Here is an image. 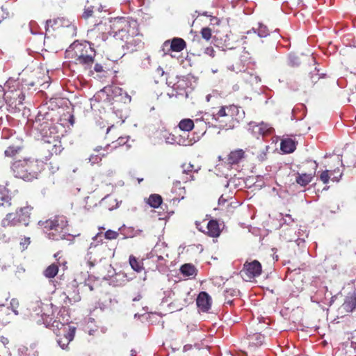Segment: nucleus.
Instances as JSON below:
<instances>
[{"mask_svg": "<svg viewBox=\"0 0 356 356\" xmlns=\"http://www.w3.org/2000/svg\"><path fill=\"white\" fill-rule=\"evenodd\" d=\"M47 327L53 330L56 336V341L62 349H67L68 345L74 339L76 327L69 324H65L52 318L45 316L42 318Z\"/></svg>", "mask_w": 356, "mask_h": 356, "instance_id": "1", "label": "nucleus"}, {"mask_svg": "<svg viewBox=\"0 0 356 356\" xmlns=\"http://www.w3.org/2000/svg\"><path fill=\"white\" fill-rule=\"evenodd\" d=\"M95 52L93 47L87 42H73L65 51V58L76 64L91 66L94 63Z\"/></svg>", "mask_w": 356, "mask_h": 356, "instance_id": "2", "label": "nucleus"}, {"mask_svg": "<svg viewBox=\"0 0 356 356\" xmlns=\"http://www.w3.org/2000/svg\"><path fill=\"white\" fill-rule=\"evenodd\" d=\"M39 224L48 232L49 238L60 240L65 238L67 234L68 220L63 215H56Z\"/></svg>", "mask_w": 356, "mask_h": 356, "instance_id": "3", "label": "nucleus"}, {"mask_svg": "<svg viewBox=\"0 0 356 356\" xmlns=\"http://www.w3.org/2000/svg\"><path fill=\"white\" fill-rule=\"evenodd\" d=\"M15 177L24 181H32L37 178L39 167L36 161L31 159L18 160L12 165Z\"/></svg>", "mask_w": 356, "mask_h": 356, "instance_id": "4", "label": "nucleus"}, {"mask_svg": "<svg viewBox=\"0 0 356 356\" xmlns=\"http://www.w3.org/2000/svg\"><path fill=\"white\" fill-rule=\"evenodd\" d=\"M32 209L31 207L26 206L17 209L15 212L8 213L1 220V226L5 228L19 225L28 226Z\"/></svg>", "mask_w": 356, "mask_h": 356, "instance_id": "5", "label": "nucleus"}, {"mask_svg": "<svg viewBox=\"0 0 356 356\" xmlns=\"http://www.w3.org/2000/svg\"><path fill=\"white\" fill-rule=\"evenodd\" d=\"M244 111L235 105L223 106L216 112L211 114L212 118L219 121L220 118H226L229 120V127H234V122H238L244 117Z\"/></svg>", "mask_w": 356, "mask_h": 356, "instance_id": "6", "label": "nucleus"}, {"mask_svg": "<svg viewBox=\"0 0 356 356\" xmlns=\"http://www.w3.org/2000/svg\"><path fill=\"white\" fill-rule=\"evenodd\" d=\"M53 31L63 29V34L67 37L73 38L76 35V26L74 21H70L65 17H58L53 19H49L46 22V31L49 29Z\"/></svg>", "mask_w": 356, "mask_h": 356, "instance_id": "7", "label": "nucleus"}, {"mask_svg": "<svg viewBox=\"0 0 356 356\" xmlns=\"http://www.w3.org/2000/svg\"><path fill=\"white\" fill-rule=\"evenodd\" d=\"M106 30V24L102 23V19L95 22L94 27L87 32V38L88 39L87 43L92 47H101L108 39V34Z\"/></svg>", "mask_w": 356, "mask_h": 356, "instance_id": "8", "label": "nucleus"}, {"mask_svg": "<svg viewBox=\"0 0 356 356\" xmlns=\"http://www.w3.org/2000/svg\"><path fill=\"white\" fill-rule=\"evenodd\" d=\"M43 137V140L49 143H53L52 148L49 149L51 154H58L62 151L61 142L58 140L59 136H56L55 127L51 126L45 122L40 124V128H38Z\"/></svg>", "mask_w": 356, "mask_h": 356, "instance_id": "9", "label": "nucleus"}, {"mask_svg": "<svg viewBox=\"0 0 356 356\" xmlns=\"http://www.w3.org/2000/svg\"><path fill=\"white\" fill-rule=\"evenodd\" d=\"M310 291L312 293L311 296L312 302L316 303H326V294L328 289L323 283L312 282L310 286Z\"/></svg>", "mask_w": 356, "mask_h": 356, "instance_id": "10", "label": "nucleus"}, {"mask_svg": "<svg viewBox=\"0 0 356 356\" xmlns=\"http://www.w3.org/2000/svg\"><path fill=\"white\" fill-rule=\"evenodd\" d=\"M262 273V266L257 260L252 261H245L243 264L241 273H243L248 280L259 277Z\"/></svg>", "mask_w": 356, "mask_h": 356, "instance_id": "11", "label": "nucleus"}, {"mask_svg": "<svg viewBox=\"0 0 356 356\" xmlns=\"http://www.w3.org/2000/svg\"><path fill=\"white\" fill-rule=\"evenodd\" d=\"M248 130L251 132L252 136L257 138L262 136L263 138L273 134L274 129L268 124L264 122L256 123L251 122L249 123Z\"/></svg>", "mask_w": 356, "mask_h": 356, "instance_id": "12", "label": "nucleus"}, {"mask_svg": "<svg viewBox=\"0 0 356 356\" xmlns=\"http://www.w3.org/2000/svg\"><path fill=\"white\" fill-rule=\"evenodd\" d=\"M181 169V181L183 183H187L195 180V174H197L200 170V167L195 168L191 163H184L180 166Z\"/></svg>", "mask_w": 356, "mask_h": 356, "instance_id": "13", "label": "nucleus"}, {"mask_svg": "<svg viewBox=\"0 0 356 356\" xmlns=\"http://www.w3.org/2000/svg\"><path fill=\"white\" fill-rule=\"evenodd\" d=\"M312 169L313 171L309 173L305 172H297L296 175V182L300 185V186H307L316 175V171L318 168V163L316 161L312 163Z\"/></svg>", "mask_w": 356, "mask_h": 356, "instance_id": "14", "label": "nucleus"}, {"mask_svg": "<svg viewBox=\"0 0 356 356\" xmlns=\"http://www.w3.org/2000/svg\"><path fill=\"white\" fill-rule=\"evenodd\" d=\"M198 309L202 312H209L212 305V298L208 293L200 292L196 299Z\"/></svg>", "mask_w": 356, "mask_h": 356, "instance_id": "15", "label": "nucleus"}, {"mask_svg": "<svg viewBox=\"0 0 356 356\" xmlns=\"http://www.w3.org/2000/svg\"><path fill=\"white\" fill-rule=\"evenodd\" d=\"M186 47V42L181 38H174L171 41L166 40L162 47V50L164 51L165 48L168 51L180 52Z\"/></svg>", "mask_w": 356, "mask_h": 356, "instance_id": "16", "label": "nucleus"}, {"mask_svg": "<svg viewBox=\"0 0 356 356\" xmlns=\"http://www.w3.org/2000/svg\"><path fill=\"white\" fill-rule=\"evenodd\" d=\"M134 35L127 38H125L123 41L125 42L124 47L129 52L136 51L143 47V42L138 35Z\"/></svg>", "mask_w": 356, "mask_h": 356, "instance_id": "17", "label": "nucleus"}, {"mask_svg": "<svg viewBox=\"0 0 356 356\" xmlns=\"http://www.w3.org/2000/svg\"><path fill=\"white\" fill-rule=\"evenodd\" d=\"M356 309V289L346 297L339 310L341 313H350Z\"/></svg>", "mask_w": 356, "mask_h": 356, "instance_id": "18", "label": "nucleus"}, {"mask_svg": "<svg viewBox=\"0 0 356 356\" xmlns=\"http://www.w3.org/2000/svg\"><path fill=\"white\" fill-rule=\"evenodd\" d=\"M125 24H126L124 28H123V31H122V35L120 37L122 40H124L128 37L137 34V23L136 21L127 18Z\"/></svg>", "mask_w": 356, "mask_h": 356, "instance_id": "19", "label": "nucleus"}, {"mask_svg": "<svg viewBox=\"0 0 356 356\" xmlns=\"http://www.w3.org/2000/svg\"><path fill=\"white\" fill-rule=\"evenodd\" d=\"M245 159V152L241 149L232 151L227 157V163L230 165H238Z\"/></svg>", "mask_w": 356, "mask_h": 356, "instance_id": "20", "label": "nucleus"}, {"mask_svg": "<svg viewBox=\"0 0 356 356\" xmlns=\"http://www.w3.org/2000/svg\"><path fill=\"white\" fill-rule=\"evenodd\" d=\"M163 206L166 207L163 204L162 197L160 195L157 194V216L158 220L161 221V226L165 225L166 220L169 218L170 212L166 211L165 213H161L160 210H164ZM173 213V211L171 212Z\"/></svg>", "mask_w": 356, "mask_h": 356, "instance_id": "21", "label": "nucleus"}, {"mask_svg": "<svg viewBox=\"0 0 356 356\" xmlns=\"http://www.w3.org/2000/svg\"><path fill=\"white\" fill-rule=\"evenodd\" d=\"M126 17H117L112 21L111 29L115 36L121 37L122 31L125 26Z\"/></svg>", "mask_w": 356, "mask_h": 356, "instance_id": "22", "label": "nucleus"}, {"mask_svg": "<svg viewBox=\"0 0 356 356\" xmlns=\"http://www.w3.org/2000/svg\"><path fill=\"white\" fill-rule=\"evenodd\" d=\"M205 233L211 237H218L220 234L218 222L216 220H211L207 224Z\"/></svg>", "mask_w": 356, "mask_h": 356, "instance_id": "23", "label": "nucleus"}, {"mask_svg": "<svg viewBox=\"0 0 356 356\" xmlns=\"http://www.w3.org/2000/svg\"><path fill=\"white\" fill-rule=\"evenodd\" d=\"M249 346L258 348L262 346L265 341V336L261 333H254L248 336Z\"/></svg>", "mask_w": 356, "mask_h": 356, "instance_id": "24", "label": "nucleus"}, {"mask_svg": "<svg viewBox=\"0 0 356 356\" xmlns=\"http://www.w3.org/2000/svg\"><path fill=\"white\" fill-rule=\"evenodd\" d=\"M157 245V261L163 260L165 257H168V247L165 242L161 241V238L156 243Z\"/></svg>", "mask_w": 356, "mask_h": 356, "instance_id": "25", "label": "nucleus"}, {"mask_svg": "<svg viewBox=\"0 0 356 356\" xmlns=\"http://www.w3.org/2000/svg\"><path fill=\"white\" fill-rule=\"evenodd\" d=\"M280 148L286 154L292 153L296 148V143L291 138L284 139L281 142Z\"/></svg>", "mask_w": 356, "mask_h": 356, "instance_id": "26", "label": "nucleus"}, {"mask_svg": "<svg viewBox=\"0 0 356 356\" xmlns=\"http://www.w3.org/2000/svg\"><path fill=\"white\" fill-rule=\"evenodd\" d=\"M10 309L4 305H0V325H6L10 321Z\"/></svg>", "mask_w": 356, "mask_h": 356, "instance_id": "27", "label": "nucleus"}, {"mask_svg": "<svg viewBox=\"0 0 356 356\" xmlns=\"http://www.w3.org/2000/svg\"><path fill=\"white\" fill-rule=\"evenodd\" d=\"M181 180H177L173 184L172 192L176 194V196L174 198L183 199L184 197L186 190L184 187L181 186Z\"/></svg>", "mask_w": 356, "mask_h": 356, "instance_id": "28", "label": "nucleus"}, {"mask_svg": "<svg viewBox=\"0 0 356 356\" xmlns=\"http://www.w3.org/2000/svg\"><path fill=\"white\" fill-rule=\"evenodd\" d=\"M199 121L198 119L193 121L189 118H184L179 122L178 127L181 131H190L194 128L195 122H198Z\"/></svg>", "mask_w": 356, "mask_h": 356, "instance_id": "29", "label": "nucleus"}, {"mask_svg": "<svg viewBox=\"0 0 356 356\" xmlns=\"http://www.w3.org/2000/svg\"><path fill=\"white\" fill-rule=\"evenodd\" d=\"M181 273L186 277L195 276L197 270L195 266L192 264H185L180 268Z\"/></svg>", "mask_w": 356, "mask_h": 356, "instance_id": "30", "label": "nucleus"}, {"mask_svg": "<svg viewBox=\"0 0 356 356\" xmlns=\"http://www.w3.org/2000/svg\"><path fill=\"white\" fill-rule=\"evenodd\" d=\"M11 206V197L8 195L0 197V211L6 212L10 209Z\"/></svg>", "mask_w": 356, "mask_h": 356, "instance_id": "31", "label": "nucleus"}, {"mask_svg": "<svg viewBox=\"0 0 356 356\" xmlns=\"http://www.w3.org/2000/svg\"><path fill=\"white\" fill-rule=\"evenodd\" d=\"M301 63L300 57L295 53L291 52L287 55V64L292 67H298Z\"/></svg>", "mask_w": 356, "mask_h": 356, "instance_id": "32", "label": "nucleus"}, {"mask_svg": "<svg viewBox=\"0 0 356 356\" xmlns=\"http://www.w3.org/2000/svg\"><path fill=\"white\" fill-rule=\"evenodd\" d=\"M58 272V266L56 264L49 265L44 271V275L47 278H54Z\"/></svg>", "mask_w": 356, "mask_h": 356, "instance_id": "33", "label": "nucleus"}, {"mask_svg": "<svg viewBox=\"0 0 356 356\" xmlns=\"http://www.w3.org/2000/svg\"><path fill=\"white\" fill-rule=\"evenodd\" d=\"M129 261L132 269H134L135 271L140 272L143 269V264L141 261H138L135 256L130 255Z\"/></svg>", "mask_w": 356, "mask_h": 356, "instance_id": "34", "label": "nucleus"}, {"mask_svg": "<svg viewBox=\"0 0 356 356\" xmlns=\"http://www.w3.org/2000/svg\"><path fill=\"white\" fill-rule=\"evenodd\" d=\"M103 245V243L92 242L88 249L87 256L97 254L102 248Z\"/></svg>", "mask_w": 356, "mask_h": 356, "instance_id": "35", "label": "nucleus"}, {"mask_svg": "<svg viewBox=\"0 0 356 356\" xmlns=\"http://www.w3.org/2000/svg\"><path fill=\"white\" fill-rule=\"evenodd\" d=\"M159 139L169 144H174L177 142L175 136L166 131L161 133Z\"/></svg>", "mask_w": 356, "mask_h": 356, "instance_id": "36", "label": "nucleus"}, {"mask_svg": "<svg viewBox=\"0 0 356 356\" xmlns=\"http://www.w3.org/2000/svg\"><path fill=\"white\" fill-rule=\"evenodd\" d=\"M129 141V137H122L120 136L115 141H113L111 143V147L113 149H115L118 148V147L126 145L127 147H129V145H127V143Z\"/></svg>", "mask_w": 356, "mask_h": 356, "instance_id": "37", "label": "nucleus"}, {"mask_svg": "<svg viewBox=\"0 0 356 356\" xmlns=\"http://www.w3.org/2000/svg\"><path fill=\"white\" fill-rule=\"evenodd\" d=\"M257 35L260 38H265L270 34V31L266 25L261 22H259L257 27Z\"/></svg>", "mask_w": 356, "mask_h": 356, "instance_id": "38", "label": "nucleus"}, {"mask_svg": "<svg viewBox=\"0 0 356 356\" xmlns=\"http://www.w3.org/2000/svg\"><path fill=\"white\" fill-rule=\"evenodd\" d=\"M113 150L111 145L107 144L104 147H102L101 145L97 146L95 148V151L97 152H99V155L101 156H106L110 152Z\"/></svg>", "mask_w": 356, "mask_h": 356, "instance_id": "39", "label": "nucleus"}, {"mask_svg": "<svg viewBox=\"0 0 356 356\" xmlns=\"http://www.w3.org/2000/svg\"><path fill=\"white\" fill-rule=\"evenodd\" d=\"M189 87V80L187 76H182L176 82L175 89H185Z\"/></svg>", "mask_w": 356, "mask_h": 356, "instance_id": "40", "label": "nucleus"}, {"mask_svg": "<svg viewBox=\"0 0 356 356\" xmlns=\"http://www.w3.org/2000/svg\"><path fill=\"white\" fill-rule=\"evenodd\" d=\"M159 74V80H157V83H160L163 85H166L168 82V79H169V74L165 73L162 68L157 67V74Z\"/></svg>", "mask_w": 356, "mask_h": 356, "instance_id": "41", "label": "nucleus"}, {"mask_svg": "<svg viewBox=\"0 0 356 356\" xmlns=\"http://www.w3.org/2000/svg\"><path fill=\"white\" fill-rule=\"evenodd\" d=\"M20 150L21 148L19 147L10 146L5 150L4 154L6 156L13 157L16 156Z\"/></svg>", "mask_w": 356, "mask_h": 356, "instance_id": "42", "label": "nucleus"}, {"mask_svg": "<svg viewBox=\"0 0 356 356\" xmlns=\"http://www.w3.org/2000/svg\"><path fill=\"white\" fill-rule=\"evenodd\" d=\"M320 179L323 182V184H327L329 182V180L331 179L332 181H338L339 179H337V177H334L332 178L330 177V175L329 174V170H324L323 171L320 175Z\"/></svg>", "mask_w": 356, "mask_h": 356, "instance_id": "43", "label": "nucleus"}, {"mask_svg": "<svg viewBox=\"0 0 356 356\" xmlns=\"http://www.w3.org/2000/svg\"><path fill=\"white\" fill-rule=\"evenodd\" d=\"M95 13L94 6H90L84 9L82 17L83 19H87L90 17H96Z\"/></svg>", "mask_w": 356, "mask_h": 356, "instance_id": "44", "label": "nucleus"}, {"mask_svg": "<svg viewBox=\"0 0 356 356\" xmlns=\"http://www.w3.org/2000/svg\"><path fill=\"white\" fill-rule=\"evenodd\" d=\"M201 35L202 38L205 39L207 41H209L212 36L211 29L209 27H204L200 31Z\"/></svg>", "mask_w": 356, "mask_h": 356, "instance_id": "45", "label": "nucleus"}, {"mask_svg": "<svg viewBox=\"0 0 356 356\" xmlns=\"http://www.w3.org/2000/svg\"><path fill=\"white\" fill-rule=\"evenodd\" d=\"M104 236L108 240L116 239L119 236V233L116 231L108 229L105 232Z\"/></svg>", "mask_w": 356, "mask_h": 356, "instance_id": "46", "label": "nucleus"}, {"mask_svg": "<svg viewBox=\"0 0 356 356\" xmlns=\"http://www.w3.org/2000/svg\"><path fill=\"white\" fill-rule=\"evenodd\" d=\"M19 305V301L17 299L13 298L11 300L10 309L15 315L19 314V312L17 310Z\"/></svg>", "mask_w": 356, "mask_h": 356, "instance_id": "47", "label": "nucleus"}, {"mask_svg": "<svg viewBox=\"0 0 356 356\" xmlns=\"http://www.w3.org/2000/svg\"><path fill=\"white\" fill-rule=\"evenodd\" d=\"M145 202L150 207L156 208V194H152L148 199L145 200Z\"/></svg>", "mask_w": 356, "mask_h": 356, "instance_id": "48", "label": "nucleus"}, {"mask_svg": "<svg viewBox=\"0 0 356 356\" xmlns=\"http://www.w3.org/2000/svg\"><path fill=\"white\" fill-rule=\"evenodd\" d=\"M268 150V146L265 147L264 149H263L260 154H259L257 156V160L260 162L264 161L267 159V154L266 152Z\"/></svg>", "mask_w": 356, "mask_h": 356, "instance_id": "49", "label": "nucleus"}, {"mask_svg": "<svg viewBox=\"0 0 356 356\" xmlns=\"http://www.w3.org/2000/svg\"><path fill=\"white\" fill-rule=\"evenodd\" d=\"M86 259H87V265H88V266L90 268L94 267L95 264H96V262H97V259L95 258H93L92 255H89V256L86 255Z\"/></svg>", "mask_w": 356, "mask_h": 356, "instance_id": "50", "label": "nucleus"}, {"mask_svg": "<svg viewBox=\"0 0 356 356\" xmlns=\"http://www.w3.org/2000/svg\"><path fill=\"white\" fill-rule=\"evenodd\" d=\"M31 240L29 237H24L22 239L20 242V245L22 247L23 249H26L28 245L30 244Z\"/></svg>", "mask_w": 356, "mask_h": 356, "instance_id": "51", "label": "nucleus"}, {"mask_svg": "<svg viewBox=\"0 0 356 356\" xmlns=\"http://www.w3.org/2000/svg\"><path fill=\"white\" fill-rule=\"evenodd\" d=\"M204 54L213 58L215 56V51L212 47H208L204 49Z\"/></svg>", "mask_w": 356, "mask_h": 356, "instance_id": "52", "label": "nucleus"}, {"mask_svg": "<svg viewBox=\"0 0 356 356\" xmlns=\"http://www.w3.org/2000/svg\"><path fill=\"white\" fill-rule=\"evenodd\" d=\"M284 223L286 225H291L294 222V220L292 218L291 216L289 214H286L285 218H283Z\"/></svg>", "mask_w": 356, "mask_h": 356, "instance_id": "53", "label": "nucleus"}, {"mask_svg": "<svg viewBox=\"0 0 356 356\" xmlns=\"http://www.w3.org/2000/svg\"><path fill=\"white\" fill-rule=\"evenodd\" d=\"M225 295L226 297L229 296H234L236 295V291L234 289H227L225 291Z\"/></svg>", "mask_w": 356, "mask_h": 356, "instance_id": "54", "label": "nucleus"}, {"mask_svg": "<svg viewBox=\"0 0 356 356\" xmlns=\"http://www.w3.org/2000/svg\"><path fill=\"white\" fill-rule=\"evenodd\" d=\"M172 79H173L169 76V79H168V82L166 83V86H168V87L174 88L175 89L176 83Z\"/></svg>", "mask_w": 356, "mask_h": 356, "instance_id": "55", "label": "nucleus"}, {"mask_svg": "<svg viewBox=\"0 0 356 356\" xmlns=\"http://www.w3.org/2000/svg\"><path fill=\"white\" fill-rule=\"evenodd\" d=\"M336 298L337 296H332L329 300L326 298V303L325 304L327 305V306H331L334 303Z\"/></svg>", "mask_w": 356, "mask_h": 356, "instance_id": "56", "label": "nucleus"}, {"mask_svg": "<svg viewBox=\"0 0 356 356\" xmlns=\"http://www.w3.org/2000/svg\"><path fill=\"white\" fill-rule=\"evenodd\" d=\"M94 70L97 72H104L103 66L101 64H99V63H96L95 65Z\"/></svg>", "mask_w": 356, "mask_h": 356, "instance_id": "57", "label": "nucleus"}, {"mask_svg": "<svg viewBox=\"0 0 356 356\" xmlns=\"http://www.w3.org/2000/svg\"><path fill=\"white\" fill-rule=\"evenodd\" d=\"M195 226H196V228H197L199 231H200V232H202L205 233V230L204 229V227L201 225V222H199V221H196V222H195Z\"/></svg>", "mask_w": 356, "mask_h": 356, "instance_id": "58", "label": "nucleus"}, {"mask_svg": "<svg viewBox=\"0 0 356 356\" xmlns=\"http://www.w3.org/2000/svg\"><path fill=\"white\" fill-rule=\"evenodd\" d=\"M0 342H1V343L3 345V346H6V344H8L9 343V340L8 339V338L5 337H3L1 336L0 337Z\"/></svg>", "mask_w": 356, "mask_h": 356, "instance_id": "59", "label": "nucleus"}, {"mask_svg": "<svg viewBox=\"0 0 356 356\" xmlns=\"http://www.w3.org/2000/svg\"><path fill=\"white\" fill-rule=\"evenodd\" d=\"M318 71L319 70L317 69V67H315L314 71L311 72V78L313 81H314V76L318 75Z\"/></svg>", "mask_w": 356, "mask_h": 356, "instance_id": "60", "label": "nucleus"}, {"mask_svg": "<svg viewBox=\"0 0 356 356\" xmlns=\"http://www.w3.org/2000/svg\"><path fill=\"white\" fill-rule=\"evenodd\" d=\"M193 348V346L191 344H186L183 347V351L187 352L191 350Z\"/></svg>", "mask_w": 356, "mask_h": 356, "instance_id": "61", "label": "nucleus"}, {"mask_svg": "<svg viewBox=\"0 0 356 356\" xmlns=\"http://www.w3.org/2000/svg\"><path fill=\"white\" fill-rule=\"evenodd\" d=\"M227 202V200L224 198L223 195H221L218 199V204H223Z\"/></svg>", "mask_w": 356, "mask_h": 356, "instance_id": "62", "label": "nucleus"}, {"mask_svg": "<svg viewBox=\"0 0 356 356\" xmlns=\"http://www.w3.org/2000/svg\"><path fill=\"white\" fill-rule=\"evenodd\" d=\"M157 270H159L160 272H162V273H166L168 271V267H167V266H165L161 267V269H159L157 268Z\"/></svg>", "mask_w": 356, "mask_h": 356, "instance_id": "63", "label": "nucleus"}, {"mask_svg": "<svg viewBox=\"0 0 356 356\" xmlns=\"http://www.w3.org/2000/svg\"><path fill=\"white\" fill-rule=\"evenodd\" d=\"M115 127L114 125H112L111 127H109L108 129H107V131H106V134H109V133L113 130L114 129Z\"/></svg>", "mask_w": 356, "mask_h": 356, "instance_id": "64", "label": "nucleus"}]
</instances>
